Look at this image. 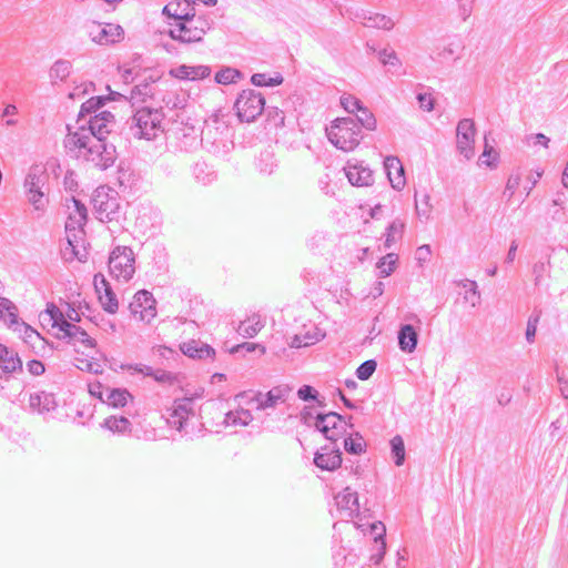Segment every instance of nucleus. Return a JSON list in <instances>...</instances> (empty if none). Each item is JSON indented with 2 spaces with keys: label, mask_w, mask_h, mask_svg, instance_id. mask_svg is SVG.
<instances>
[{
  "label": "nucleus",
  "mask_w": 568,
  "mask_h": 568,
  "mask_svg": "<svg viewBox=\"0 0 568 568\" xmlns=\"http://www.w3.org/2000/svg\"><path fill=\"white\" fill-rule=\"evenodd\" d=\"M67 129L68 134L63 144L70 153L93 162L101 170H106L114 164L118 156L114 144L98 140L94 142V139L85 133V124H80L75 132H71L70 125H67Z\"/></svg>",
  "instance_id": "nucleus-1"
},
{
  "label": "nucleus",
  "mask_w": 568,
  "mask_h": 568,
  "mask_svg": "<svg viewBox=\"0 0 568 568\" xmlns=\"http://www.w3.org/2000/svg\"><path fill=\"white\" fill-rule=\"evenodd\" d=\"M88 215H68L65 222L67 243L61 247V257L67 263L85 262L89 256V243L85 240L84 225Z\"/></svg>",
  "instance_id": "nucleus-2"
},
{
  "label": "nucleus",
  "mask_w": 568,
  "mask_h": 568,
  "mask_svg": "<svg viewBox=\"0 0 568 568\" xmlns=\"http://www.w3.org/2000/svg\"><path fill=\"white\" fill-rule=\"evenodd\" d=\"M163 119L162 108L142 106L133 112L126 124L133 138L151 141L164 131L162 126Z\"/></svg>",
  "instance_id": "nucleus-3"
},
{
  "label": "nucleus",
  "mask_w": 568,
  "mask_h": 568,
  "mask_svg": "<svg viewBox=\"0 0 568 568\" xmlns=\"http://www.w3.org/2000/svg\"><path fill=\"white\" fill-rule=\"evenodd\" d=\"M327 136L332 144L345 152L353 151L363 140L359 125L351 116L336 119Z\"/></svg>",
  "instance_id": "nucleus-4"
},
{
  "label": "nucleus",
  "mask_w": 568,
  "mask_h": 568,
  "mask_svg": "<svg viewBox=\"0 0 568 568\" xmlns=\"http://www.w3.org/2000/svg\"><path fill=\"white\" fill-rule=\"evenodd\" d=\"M109 273L119 282L128 283L135 273V254L129 246H115L109 255Z\"/></svg>",
  "instance_id": "nucleus-5"
},
{
  "label": "nucleus",
  "mask_w": 568,
  "mask_h": 568,
  "mask_svg": "<svg viewBox=\"0 0 568 568\" xmlns=\"http://www.w3.org/2000/svg\"><path fill=\"white\" fill-rule=\"evenodd\" d=\"M234 109L241 122H254L265 110V98L254 89H245L237 95Z\"/></svg>",
  "instance_id": "nucleus-6"
},
{
  "label": "nucleus",
  "mask_w": 568,
  "mask_h": 568,
  "mask_svg": "<svg viewBox=\"0 0 568 568\" xmlns=\"http://www.w3.org/2000/svg\"><path fill=\"white\" fill-rule=\"evenodd\" d=\"M194 417V396H184L174 399L172 406L168 408L166 422L172 428L187 434L189 422Z\"/></svg>",
  "instance_id": "nucleus-7"
},
{
  "label": "nucleus",
  "mask_w": 568,
  "mask_h": 568,
  "mask_svg": "<svg viewBox=\"0 0 568 568\" xmlns=\"http://www.w3.org/2000/svg\"><path fill=\"white\" fill-rule=\"evenodd\" d=\"M348 424L344 416L336 412L316 413L314 427L322 433L324 437L333 443L341 438L345 433Z\"/></svg>",
  "instance_id": "nucleus-8"
},
{
  "label": "nucleus",
  "mask_w": 568,
  "mask_h": 568,
  "mask_svg": "<svg viewBox=\"0 0 568 568\" xmlns=\"http://www.w3.org/2000/svg\"><path fill=\"white\" fill-rule=\"evenodd\" d=\"M87 30L90 39L101 45L114 44L124 38V30L120 24L92 21L87 24Z\"/></svg>",
  "instance_id": "nucleus-9"
},
{
  "label": "nucleus",
  "mask_w": 568,
  "mask_h": 568,
  "mask_svg": "<svg viewBox=\"0 0 568 568\" xmlns=\"http://www.w3.org/2000/svg\"><path fill=\"white\" fill-rule=\"evenodd\" d=\"M115 122V116L110 111H101L91 115L88 120L81 122V124H85V133L91 136V139L98 141H105L108 134H110L111 129L110 125ZM80 126V123H78Z\"/></svg>",
  "instance_id": "nucleus-10"
},
{
  "label": "nucleus",
  "mask_w": 568,
  "mask_h": 568,
  "mask_svg": "<svg viewBox=\"0 0 568 568\" xmlns=\"http://www.w3.org/2000/svg\"><path fill=\"white\" fill-rule=\"evenodd\" d=\"M475 122L471 119H462L456 128L457 150L469 160L474 155Z\"/></svg>",
  "instance_id": "nucleus-11"
},
{
  "label": "nucleus",
  "mask_w": 568,
  "mask_h": 568,
  "mask_svg": "<svg viewBox=\"0 0 568 568\" xmlns=\"http://www.w3.org/2000/svg\"><path fill=\"white\" fill-rule=\"evenodd\" d=\"M129 308L133 315L139 314L141 321L150 322L156 315L155 300L145 290L135 293Z\"/></svg>",
  "instance_id": "nucleus-12"
},
{
  "label": "nucleus",
  "mask_w": 568,
  "mask_h": 568,
  "mask_svg": "<svg viewBox=\"0 0 568 568\" xmlns=\"http://www.w3.org/2000/svg\"><path fill=\"white\" fill-rule=\"evenodd\" d=\"M291 393V387L287 385H278L270 389L267 393H257L254 397L257 409L274 408L278 403L286 402Z\"/></svg>",
  "instance_id": "nucleus-13"
},
{
  "label": "nucleus",
  "mask_w": 568,
  "mask_h": 568,
  "mask_svg": "<svg viewBox=\"0 0 568 568\" xmlns=\"http://www.w3.org/2000/svg\"><path fill=\"white\" fill-rule=\"evenodd\" d=\"M314 464L322 470L333 471L342 464V452L339 448L324 446L315 453Z\"/></svg>",
  "instance_id": "nucleus-14"
},
{
  "label": "nucleus",
  "mask_w": 568,
  "mask_h": 568,
  "mask_svg": "<svg viewBox=\"0 0 568 568\" xmlns=\"http://www.w3.org/2000/svg\"><path fill=\"white\" fill-rule=\"evenodd\" d=\"M91 203L97 213H118L120 210L116 193L110 194L104 187L94 191Z\"/></svg>",
  "instance_id": "nucleus-15"
},
{
  "label": "nucleus",
  "mask_w": 568,
  "mask_h": 568,
  "mask_svg": "<svg viewBox=\"0 0 568 568\" xmlns=\"http://www.w3.org/2000/svg\"><path fill=\"white\" fill-rule=\"evenodd\" d=\"M335 503L338 510L346 517L353 518L359 513L358 495L349 487L335 496Z\"/></svg>",
  "instance_id": "nucleus-16"
},
{
  "label": "nucleus",
  "mask_w": 568,
  "mask_h": 568,
  "mask_svg": "<svg viewBox=\"0 0 568 568\" xmlns=\"http://www.w3.org/2000/svg\"><path fill=\"white\" fill-rule=\"evenodd\" d=\"M345 174L352 185L368 186L373 183V171L363 163L352 164L347 162Z\"/></svg>",
  "instance_id": "nucleus-17"
},
{
  "label": "nucleus",
  "mask_w": 568,
  "mask_h": 568,
  "mask_svg": "<svg viewBox=\"0 0 568 568\" xmlns=\"http://www.w3.org/2000/svg\"><path fill=\"white\" fill-rule=\"evenodd\" d=\"M63 333V338H67L69 343L77 344L80 343L84 347L93 348L95 347V341L89 336V334L71 322H63V327L60 329Z\"/></svg>",
  "instance_id": "nucleus-18"
},
{
  "label": "nucleus",
  "mask_w": 568,
  "mask_h": 568,
  "mask_svg": "<svg viewBox=\"0 0 568 568\" xmlns=\"http://www.w3.org/2000/svg\"><path fill=\"white\" fill-rule=\"evenodd\" d=\"M384 168L392 186L396 190H400L405 185V173L399 159L394 155L386 156Z\"/></svg>",
  "instance_id": "nucleus-19"
},
{
  "label": "nucleus",
  "mask_w": 568,
  "mask_h": 568,
  "mask_svg": "<svg viewBox=\"0 0 568 568\" xmlns=\"http://www.w3.org/2000/svg\"><path fill=\"white\" fill-rule=\"evenodd\" d=\"M58 404L52 393L44 390L30 394L29 407L32 412L39 414L50 413L57 408Z\"/></svg>",
  "instance_id": "nucleus-20"
},
{
  "label": "nucleus",
  "mask_w": 568,
  "mask_h": 568,
  "mask_svg": "<svg viewBox=\"0 0 568 568\" xmlns=\"http://www.w3.org/2000/svg\"><path fill=\"white\" fill-rule=\"evenodd\" d=\"M354 19L363 20V24L367 28L383 30H392L394 28V21L389 17L366 10L357 11Z\"/></svg>",
  "instance_id": "nucleus-21"
},
{
  "label": "nucleus",
  "mask_w": 568,
  "mask_h": 568,
  "mask_svg": "<svg viewBox=\"0 0 568 568\" xmlns=\"http://www.w3.org/2000/svg\"><path fill=\"white\" fill-rule=\"evenodd\" d=\"M0 368L4 374L22 372V361L13 349L0 344Z\"/></svg>",
  "instance_id": "nucleus-22"
},
{
  "label": "nucleus",
  "mask_w": 568,
  "mask_h": 568,
  "mask_svg": "<svg viewBox=\"0 0 568 568\" xmlns=\"http://www.w3.org/2000/svg\"><path fill=\"white\" fill-rule=\"evenodd\" d=\"M398 347L404 353H413L418 344V333L412 324H403L398 331Z\"/></svg>",
  "instance_id": "nucleus-23"
},
{
  "label": "nucleus",
  "mask_w": 568,
  "mask_h": 568,
  "mask_svg": "<svg viewBox=\"0 0 568 568\" xmlns=\"http://www.w3.org/2000/svg\"><path fill=\"white\" fill-rule=\"evenodd\" d=\"M181 351L187 357L197 359L212 358L215 355L213 347L195 339L183 343Z\"/></svg>",
  "instance_id": "nucleus-24"
},
{
  "label": "nucleus",
  "mask_w": 568,
  "mask_h": 568,
  "mask_svg": "<svg viewBox=\"0 0 568 568\" xmlns=\"http://www.w3.org/2000/svg\"><path fill=\"white\" fill-rule=\"evenodd\" d=\"M48 180V174L39 166H32L24 180L26 193L31 194L41 190Z\"/></svg>",
  "instance_id": "nucleus-25"
},
{
  "label": "nucleus",
  "mask_w": 568,
  "mask_h": 568,
  "mask_svg": "<svg viewBox=\"0 0 568 568\" xmlns=\"http://www.w3.org/2000/svg\"><path fill=\"white\" fill-rule=\"evenodd\" d=\"M160 78L158 75H149L141 80L131 90L130 100H138L145 102L146 98L153 97L152 84L155 83Z\"/></svg>",
  "instance_id": "nucleus-26"
},
{
  "label": "nucleus",
  "mask_w": 568,
  "mask_h": 568,
  "mask_svg": "<svg viewBox=\"0 0 568 568\" xmlns=\"http://www.w3.org/2000/svg\"><path fill=\"white\" fill-rule=\"evenodd\" d=\"M213 19L209 14L197 16L192 22H190L189 31L193 33L192 42H201L204 34L212 28Z\"/></svg>",
  "instance_id": "nucleus-27"
},
{
  "label": "nucleus",
  "mask_w": 568,
  "mask_h": 568,
  "mask_svg": "<svg viewBox=\"0 0 568 568\" xmlns=\"http://www.w3.org/2000/svg\"><path fill=\"white\" fill-rule=\"evenodd\" d=\"M99 397L102 402L114 408L123 407L129 399H132V395L125 388H108L106 397L103 398L102 393L99 394Z\"/></svg>",
  "instance_id": "nucleus-28"
},
{
  "label": "nucleus",
  "mask_w": 568,
  "mask_h": 568,
  "mask_svg": "<svg viewBox=\"0 0 568 568\" xmlns=\"http://www.w3.org/2000/svg\"><path fill=\"white\" fill-rule=\"evenodd\" d=\"M255 168L261 174L271 175L277 168L274 152L270 149L261 151L255 161Z\"/></svg>",
  "instance_id": "nucleus-29"
},
{
  "label": "nucleus",
  "mask_w": 568,
  "mask_h": 568,
  "mask_svg": "<svg viewBox=\"0 0 568 568\" xmlns=\"http://www.w3.org/2000/svg\"><path fill=\"white\" fill-rule=\"evenodd\" d=\"M106 104V99L102 95H95L88 99L85 102L81 104L80 111L78 113L77 123H81L89 115H93L99 113L98 111Z\"/></svg>",
  "instance_id": "nucleus-30"
},
{
  "label": "nucleus",
  "mask_w": 568,
  "mask_h": 568,
  "mask_svg": "<svg viewBox=\"0 0 568 568\" xmlns=\"http://www.w3.org/2000/svg\"><path fill=\"white\" fill-rule=\"evenodd\" d=\"M3 313L0 314V320L4 322V324L11 328L12 331H17L19 324L23 322L19 318L18 308L12 301H3L2 302Z\"/></svg>",
  "instance_id": "nucleus-31"
},
{
  "label": "nucleus",
  "mask_w": 568,
  "mask_h": 568,
  "mask_svg": "<svg viewBox=\"0 0 568 568\" xmlns=\"http://www.w3.org/2000/svg\"><path fill=\"white\" fill-rule=\"evenodd\" d=\"M253 420V416L248 409L231 410L225 414L223 424L225 426H247Z\"/></svg>",
  "instance_id": "nucleus-32"
},
{
  "label": "nucleus",
  "mask_w": 568,
  "mask_h": 568,
  "mask_svg": "<svg viewBox=\"0 0 568 568\" xmlns=\"http://www.w3.org/2000/svg\"><path fill=\"white\" fill-rule=\"evenodd\" d=\"M192 174L197 182L204 185L210 184L216 179L215 172L204 161H197L193 164Z\"/></svg>",
  "instance_id": "nucleus-33"
},
{
  "label": "nucleus",
  "mask_w": 568,
  "mask_h": 568,
  "mask_svg": "<svg viewBox=\"0 0 568 568\" xmlns=\"http://www.w3.org/2000/svg\"><path fill=\"white\" fill-rule=\"evenodd\" d=\"M324 333H322L318 328H315L314 333L307 332L304 335H294L290 342V346L293 348L310 346L320 342L322 338H324Z\"/></svg>",
  "instance_id": "nucleus-34"
},
{
  "label": "nucleus",
  "mask_w": 568,
  "mask_h": 568,
  "mask_svg": "<svg viewBox=\"0 0 568 568\" xmlns=\"http://www.w3.org/2000/svg\"><path fill=\"white\" fill-rule=\"evenodd\" d=\"M102 427L112 433L124 434L131 430V422L124 416H110L103 420Z\"/></svg>",
  "instance_id": "nucleus-35"
},
{
  "label": "nucleus",
  "mask_w": 568,
  "mask_h": 568,
  "mask_svg": "<svg viewBox=\"0 0 568 568\" xmlns=\"http://www.w3.org/2000/svg\"><path fill=\"white\" fill-rule=\"evenodd\" d=\"M284 82V78L280 72H275L273 77L266 73H254L251 75V83L255 87H277Z\"/></svg>",
  "instance_id": "nucleus-36"
},
{
  "label": "nucleus",
  "mask_w": 568,
  "mask_h": 568,
  "mask_svg": "<svg viewBox=\"0 0 568 568\" xmlns=\"http://www.w3.org/2000/svg\"><path fill=\"white\" fill-rule=\"evenodd\" d=\"M405 224L400 220L393 221L387 227L385 233L384 246L385 248L392 247L398 240L402 239Z\"/></svg>",
  "instance_id": "nucleus-37"
},
{
  "label": "nucleus",
  "mask_w": 568,
  "mask_h": 568,
  "mask_svg": "<svg viewBox=\"0 0 568 568\" xmlns=\"http://www.w3.org/2000/svg\"><path fill=\"white\" fill-rule=\"evenodd\" d=\"M190 23L184 21H175L174 28L169 29L165 33L174 41L180 43H193L192 37L185 36L189 31Z\"/></svg>",
  "instance_id": "nucleus-38"
},
{
  "label": "nucleus",
  "mask_w": 568,
  "mask_h": 568,
  "mask_svg": "<svg viewBox=\"0 0 568 568\" xmlns=\"http://www.w3.org/2000/svg\"><path fill=\"white\" fill-rule=\"evenodd\" d=\"M398 263V255L396 253H388L376 264V268L378 270L379 277L389 276L396 268Z\"/></svg>",
  "instance_id": "nucleus-39"
},
{
  "label": "nucleus",
  "mask_w": 568,
  "mask_h": 568,
  "mask_svg": "<svg viewBox=\"0 0 568 568\" xmlns=\"http://www.w3.org/2000/svg\"><path fill=\"white\" fill-rule=\"evenodd\" d=\"M243 74L239 69L224 67L215 73L214 81L217 84H231L242 79Z\"/></svg>",
  "instance_id": "nucleus-40"
},
{
  "label": "nucleus",
  "mask_w": 568,
  "mask_h": 568,
  "mask_svg": "<svg viewBox=\"0 0 568 568\" xmlns=\"http://www.w3.org/2000/svg\"><path fill=\"white\" fill-rule=\"evenodd\" d=\"M366 443L359 433L351 434L344 439V449L348 454L361 455L365 452Z\"/></svg>",
  "instance_id": "nucleus-41"
},
{
  "label": "nucleus",
  "mask_w": 568,
  "mask_h": 568,
  "mask_svg": "<svg viewBox=\"0 0 568 568\" xmlns=\"http://www.w3.org/2000/svg\"><path fill=\"white\" fill-rule=\"evenodd\" d=\"M44 320L48 316L52 327H58L59 331L63 327V322H69L62 311L53 303L47 305V310L41 315Z\"/></svg>",
  "instance_id": "nucleus-42"
},
{
  "label": "nucleus",
  "mask_w": 568,
  "mask_h": 568,
  "mask_svg": "<svg viewBox=\"0 0 568 568\" xmlns=\"http://www.w3.org/2000/svg\"><path fill=\"white\" fill-rule=\"evenodd\" d=\"M355 116L356 119L354 120L361 129L364 128L368 131H374L376 129V118L365 105L355 113Z\"/></svg>",
  "instance_id": "nucleus-43"
},
{
  "label": "nucleus",
  "mask_w": 568,
  "mask_h": 568,
  "mask_svg": "<svg viewBox=\"0 0 568 568\" xmlns=\"http://www.w3.org/2000/svg\"><path fill=\"white\" fill-rule=\"evenodd\" d=\"M458 285L466 290L464 298L469 302L473 307L477 306L480 302V293L477 283L471 280H462Z\"/></svg>",
  "instance_id": "nucleus-44"
},
{
  "label": "nucleus",
  "mask_w": 568,
  "mask_h": 568,
  "mask_svg": "<svg viewBox=\"0 0 568 568\" xmlns=\"http://www.w3.org/2000/svg\"><path fill=\"white\" fill-rule=\"evenodd\" d=\"M71 69L72 64L70 61L63 59L57 60L50 69V78L52 80L63 81L69 77Z\"/></svg>",
  "instance_id": "nucleus-45"
},
{
  "label": "nucleus",
  "mask_w": 568,
  "mask_h": 568,
  "mask_svg": "<svg viewBox=\"0 0 568 568\" xmlns=\"http://www.w3.org/2000/svg\"><path fill=\"white\" fill-rule=\"evenodd\" d=\"M390 449L395 465L402 466L405 462V445L399 435H396L390 439Z\"/></svg>",
  "instance_id": "nucleus-46"
},
{
  "label": "nucleus",
  "mask_w": 568,
  "mask_h": 568,
  "mask_svg": "<svg viewBox=\"0 0 568 568\" xmlns=\"http://www.w3.org/2000/svg\"><path fill=\"white\" fill-rule=\"evenodd\" d=\"M263 326L264 325L258 317H253L242 322L239 331L244 337L252 338L263 328Z\"/></svg>",
  "instance_id": "nucleus-47"
},
{
  "label": "nucleus",
  "mask_w": 568,
  "mask_h": 568,
  "mask_svg": "<svg viewBox=\"0 0 568 568\" xmlns=\"http://www.w3.org/2000/svg\"><path fill=\"white\" fill-rule=\"evenodd\" d=\"M99 294V301L104 308L110 314H114L119 308V302L116 298V295L111 290L105 291L104 293H98Z\"/></svg>",
  "instance_id": "nucleus-48"
},
{
  "label": "nucleus",
  "mask_w": 568,
  "mask_h": 568,
  "mask_svg": "<svg viewBox=\"0 0 568 568\" xmlns=\"http://www.w3.org/2000/svg\"><path fill=\"white\" fill-rule=\"evenodd\" d=\"M378 59L381 63L385 67L399 68L402 64L396 52L390 48H384L379 50Z\"/></svg>",
  "instance_id": "nucleus-49"
},
{
  "label": "nucleus",
  "mask_w": 568,
  "mask_h": 568,
  "mask_svg": "<svg viewBox=\"0 0 568 568\" xmlns=\"http://www.w3.org/2000/svg\"><path fill=\"white\" fill-rule=\"evenodd\" d=\"M377 368L375 359H367L363 362L356 369V377L361 381L369 379Z\"/></svg>",
  "instance_id": "nucleus-50"
},
{
  "label": "nucleus",
  "mask_w": 568,
  "mask_h": 568,
  "mask_svg": "<svg viewBox=\"0 0 568 568\" xmlns=\"http://www.w3.org/2000/svg\"><path fill=\"white\" fill-rule=\"evenodd\" d=\"M341 105L351 114H355L364 105L363 102L352 94H343L341 97Z\"/></svg>",
  "instance_id": "nucleus-51"
},
{
  "label": "nucleus",
  "mask_w": 568,
  "mask_h": 568,
  "mask_svg": "<svg viewBox=\"0 0 568 568\" xmlns=\"http://www.w3.org/2000/svg\"><path fill=\"white\" fill-rule=\"evenodd\" d=\"M498 152L494 149V146L486 142L484 151L480 155L481 163L489 168H496L498 163Z\"/></svg>",
  "instance_id": "nucleus-52"
},
{
  "label": "nucleus",
  "mask_w": 568,
  "mask_h": 568,
  "mask_svg": "<svg viewBox=\"0 0 568 568\" xmlns=\"http://www.w3.org/2000/svg\"><path fill=\"white\" fill-rule=\"evenodd\" d=\"M540 311H535L528 318L526 327V339L528 343H532L537 332V325L540 320Z\"/></svg>",
  "instance_id": "nucleus-53"
},
{
  "label": "nucleus",
  "mask_w": 568,
  "mask_h": 568,
  "mask_svg": "<svg viewBox=\"0 0 568 568\" xmlns=\"http://www.w3.org/2000/svg\"><path fill=\"white\" fill-rule=\"evenodd\" d=\"M190 81L203 80L211 75V67L209 65H189Z\"/></svg>",
  "instance_id": "nucleus-54"
},
{
  "label": "nucleus",
  "mask_w": 568,
  "mask_h": 568,
  "mask_svg": "<svg viewBox=\"0 0 568 568\" xmlns=\"http://www.w3.org/2000/svg\"><path fill=\"white\" fill-rule=\"evenodd\" d=\"M16 332H18L20 334V336L23 338V341L26 343H31L32 338H37L39 341L42 339L40 334L34 328H32L30 325H28L26 322H21V324H19V327L17 328Z\"/></svg>",
  "instance_id": "nucleus-55"
},
{
  "label": "nucleus",
  "mask_w": 568,
  "mask_h": 568,
  "mask_svg": "<svg viewBox=\"0 0 568 568\" xmlns=\"http://www.w3.org/2000/svg\"><path fill=\"white\" fill-rule=\"evenodd\" d=\"M268 121L273 122L274 126L283 128L285 125V114L276 106H268L265 109Z\"/></svg>",
  "instance_id": "nucleus-56"
},
{
  "label": "nucleus",
  "mask_w": 568,
  "mask_h": 568,
  "mask_svg": "<svg viewBox=\"0 0 568 568\" xmlns=\"http://www.w3.org/2000/svg\"><path fill=\"white\" fill-rule=\"evenodd\" d=\"M28 201L33 205V207L37 211L44 210L47 203H48V196L44 194V192L41 190H38V192H33L31 194H28Z\"/></svg>",
  "instance_id": "nucleus-57"
},
{
  "label": "nucleus",
  "mask_w": 568,
  "mask_h": 568,
  "mask_svg": "<svg viewBox=\"0 0 568 568\" xmlns=\"http://www.w3.org/2000/svg\"><path fill=\"white\" fill-rule=\"evenodd\" d=\"M154 381L161 384L173 385L178 382V375L171 372H166L163 369H154L153 376Z\"/></svg>",
  "instance_id": "nucleus-58"
},
{
  "label": "nucleus",
  "mask_w": 568,
  "mask_h": 568,
  "mask_svg": "<svg viewBox=\"0 0 568 568\" xmlns=\"http://www.w3.org/2000/svg\"><path fill=\"white\" fill-rule=\"evenodd\" d=\"M318 396L320 393L311 385H303L297 390V397L304 402L317 400Z\"/></svg>",
  "instance_id": "nucleus-59"
},
{
  "label": "nucleus",
  "mask_w": 568,
  "mask_h": 568,
  "mask_svg": "<svg viewBox=\"0 0 568 568\" xmlns=\"http://www.w3.org/2000/svg\"><path fill=\"white\" fill-rule=\"evenodd\" d=\"M316 414L314 413V406L306 405L300 413V420L307 427H314Z\"/></svg>",
  "instance_id": "nucleus-60"
},
{
  "label": "nucleus",
  "mask_w": 568,
  "mask_h": 568,
  "mask_svg": "<svg viewBox=\"0 0 568 568\" xmlns=\"http://www.w3.org/2000/svg\"><path fill=\"white\" fill-rule=\"evenodd\" d=\"M459 45H454V43H449L444 47L440 52H438L439 58L444 60L453 59L454 61L459 59V54L457 52Z\"/></svg>",
  "instance_id": "nucleus-61"
},
{
  "label": "nucleus",
  "mask_w": 568,
  "mask_h": 568,
  "mask_svg": "<svg viewBox=\"0 0 568 568\" xmlns=\"http://www.w3.org/2000/svg\"><path fill=\"white\" fill-rule=\"evenodd\" d=\"M77 174L73 171H68L63 179V184L67 191L70 192V194H73L78 190V181H77Z\"/></svg>",
  "instance_id": "nucleus-62"
},
{
  "label": "nucleus",
  "mask_w": 568,
  "mask_h": 568,
  "mask_svg": "<svg viewBox=\"0 0 568 568\" xmlns=\"http://www.w3.org/2000/svg\"><path fill=\"white\" fill-rule=\"evenodd\" d=\"M432 255V250L428 244L420 245L417 247L415 253L416 261L422 265L423 263L427 262Z\"/></svg>",
  "instance_id": "nucleus-63"
},
{
  "label": "nucleus",
  "mask_w": 568,
  "mask_h": 568,
  "mask_svg": "<svg viewBox=\"0 0 568 568\" xmlns=\"http://www.w3.org/2000/svg\"><path fill=\"white\" fill-rule=\"evenodd\" d=\"M28 372L33 376H40L44 373L45 368L41 361L31 359L27 363Z\"/></svg>",
  "instance_id": "nucleus-64"
}]
</instances>
